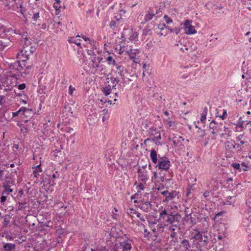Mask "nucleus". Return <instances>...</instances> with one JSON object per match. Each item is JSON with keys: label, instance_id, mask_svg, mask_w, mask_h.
Listing matches in <instances>:
<instances>
[{"label": "nucleus", "instance_id": "4be33fe9", "mask_svg": "<svg viewBox=\"0 0 251 251\" xmlns=\"http://www.w3.org/2000/svg\"><path fill=\"white\" fill-rule=\"evenodd\" d=\"M160 132L158 130V129L152 126L151 128H150L149 130H148L149 134H150V136H153V135H155L156 132Z\"/></svg>", "mask_w": 251, "mask_h": 251}, {"label": "nucleus", "instance_id": "3c124183", "mask_svg": "<svg viewBox=\"0 0 251 251\" xmlns=\"http://www.w3.org/2000/svg\"><path fill=\"white\" fill-rule=\"evenodd\" d=\"M158 29L161 30H163L165 28H166V25L164 24H160L158 25Z\"/></svg>", "mask_w": 251, "mask_h": 251}, {"label": "nucleus", "instance_id": "052dcab7", "mask_svg": "<svg viewBox=\"0 0 251 251\" xmlns=\"http://www.w3.org/2000/svg\"><path fill=\"white\" fill-rule=\"evenodd\" d=\"M154 177L155 179H156V181L160 182V181H159V172L158 173L154 172Z\"/></svg>", "mask_w": 251, "mask_h": 251}, {"label": "nucleus", "instance_id": "a878e982", "mask_svg": "<svg viewBox=\"0 0 251 251\" xmlns=\"http://www.w3.org/2000/svg\"><path fill=\"white\" fill-rule=\"evenodd\" d=\"M19 205L18 207V209L19 210H21L22 209H25L26 207H27V203L26 202H18Z\"/></svg>", "mask_w": 251, "mask_h": 251}, {"label": "nucleus", "instance_id": "ddd939ff", "mask_svg": "<svg viewBox=\"0 0 251 251\" xmlns=\"http://www.w3.org/2000/svg\"><path fill=\"white\" fill-rule=\"evenodd\" d=\"M150 157L152 160V163L156 164L158 161L157 159V152L154 149H152L151 151Z\"/></svg>", "mask_w": 251, "mask_h": 251}, {"label": "nucleus", "instance_id": "bb28decb", "mask_svg": "<svg viewBox=\"0 0 251 251\" xmlns=\"http://www.w3.org/2000/svg\"><path fill=\"white\" fill-rule=\"evenodd\" d=\"M202 246H206L207 244L208 236L206 232L202 231Z\"/></svg>", "mask_w": 251, "mask_h": 251}, {"label": "nucleus", "instance_id": "8fccbe9b", "mask_svg": "<svg viewBox=\"0 0 251 251\" xmlns=\"http://www.w3.org/2000/svg\"><path fill=\"white\" fill-rule=\"evenodd\" d=\"M151 30L148 27H146L143 30V34L145 35H148Z\"/></svg>", "mask_w": 251, "mask_h": 251}, {"label": "nucleus", "instance_id": "1a4fd4ad", "mask_svg": "<svg viewBox=\"0 0 251 251\" xmlns=\"http://www.w3.org/2000/svg\"><path fill=\"white\" fill-rule=\"evenodd\" d=\"M12 183V182H11L10 181H6V182L3 183L2 185V187L3 188V191L2 192V194L7 196L10 194V193L13 192V190L10 188V184Z\"/></svg>", "mask_w": 251, "mask_h": 251}, {"label": "nucleus", "instance_id": "69168bd1", "mask_svg": "<svg viewBox=\"0 0 251 251\" xmlns=\"http://www.w3.org/2000/svg\"><path fill=\"white\" fill-rule=\"evenodd\" d=\"M13 76L15 77L16 79H18L20 75V72L17 71L15 74H12Z\"/></svg>", "mask_w": 251, "mask_h": 251}, {"label": "nucleus", "instance_id": "e2e57ef3", "mask_svg": "<svg viewBox=\"0 0 251 251\" xmlns=\"http://www.w3.org/2000/svg\"><path fill=\"white\" fill-rule=\"evenodd\" d=\"M232 166L235 169H239L240 165L239 163H233V164H232Z\"/></svg>", "mask_w": 251, "mask_h": 251}, {"label": "nucleus", "instance_id": "864d4df0", "mask_svg": "<svg viewBox=\"0 0 251 251\" xmlns=\"http://www.w3.org/2000/svg\"><path fill=\"white\" fill-rule=\"evenodd\" d=\"M75 90V88H74L72 85H70L69 87V94L70 95H72Z\"/></svg>", "mask_w": 251, "mask_h": 251}, {"label": "nucleus", "instance_id": "09e8293b", "mask_svg": "<svg viewBox=\"0 0 251 251\" xmlns=\"http://www.w3.org/2000/svg\"><path fill=\"white\" fill-rule=\"evenodd\" d=\"M66 131L67 132H68V133H71V134H73L74 132V129L72 128H71L70 127H67L66 128Z\"/></svg>", "mask_w": 251, "mask_h": 251}, {"label": "nucleus", "instance_id": "79ce46f5", "mask_svg": "<svg viewBox=\"0 0 251 251\" xmlns=\"http://www.w3.org/2000/svg\"><path fill=\"white\" fill-rule=\"evenodd\" d=\"M74 135L75 133H73V134H71L69 137H68L67 141H71L72 144H74L75 143Z\"/></svg>", "mask_w": 251, "mask_h": 251}, {"label": "nucleus", "instance_id": "4c0bfd02", "mask_svg": "<svg viewBox=\"0 0 251 251\" xmlns=\"http://www.w3.org/2000/svg\"><path fill=\"white\" fill-rule=\"evenodd\" d=\"M206 114H207V109H206V108H205L202 113L201 116V122H203L206 120Z\"/></svg>", "mask_w": 251, "mask_h": 251}, {"label": "nucleus", "instance_id": "473e14b6", "mask_svg": "<svg viewBox=\"0 0 251 251\" xmlns=\"http://www.w3.org/2000/svg\"><path fill=\"white\" fill-rule=\"evenodd\" d=\"M184 45H185V44H184V43L182 44V43L180 41L178 43L175 44L176 46L178 47L179 48L180 50L182 52L185 51V50L184 49Z\"/></svg>", "mask_w": 251, "mask_h": 251}, {"label": "nucleus", "instance_id": "6e6552de", "mask_svg": "<svg viewBox=\"0 0 251 251\" xmlns=\"http://www.w3.org/2000/svg\"><path fill=\"white\" fill-rule=\"evenodd\" d=\"M137 173L139 174V181L146 184L148 180L147 172L145 170H143L140 167L138 169Z\"/></svg>", "mask_w": 251, "mask_h": 251}, {"label": "nucleus", "instance_id": "4468645a", "mask_svg": "<svg viewBox=\"0 0 251 251\" xmlns=\"http://www.w3.org/2000/svg\"><path fill=\"white\" fill-rule=\"evenodd\" d=\"M184 30L185 33L187 34H193L197 32L195 27L193 25H190L189 27H184Z\"/></svg>", "mask_w": 251, "mask_h": 251}, {"label": "nucleus", "instance_id": "cd10ccee", "mask_svg": "<svg viewBox=\"0 0 251 251\" xmlns=\"http://www.w3.org/2000/svg\"><path fill=\"white\" fill-rule=\"evenodd\" d=\"M40 165H38L33 171V174L35 177H37L39 175V173L42 172V170L40 167Z\"/></svg>", "mask_w": 251, "mask_h": 251}, {"label": "nucleus", "instance_id": "e433bc0d", "mask_svg": "<svg viewBox=\"0 0 251 251\" xmlns=\"http://www.w3.org/2000/svg\"><path fill=\"white\" fill-rule=\"evenodd\" d=\"M163 171L160 170V171L159 172V181H164L165 178V174L163 173Z\"/></svg>", "mask_w": 251, "mask_h": 251}, {"label": "nucleus", "instance_id": "2eb2a0df", "mask_svg": "<svg viewBox=\"0 0 251 251\" xmlns=\"http://www.w3.org/2000/svg\"><path fill=\"white\" fill-rule=\"evenodd\" d=\"M22 42L24 45L23 47L25 48L28 47L31 43V41L27 38V36L25 34H23L22 35Z\"/></svg>", "mask_w": 251, "mask_h": 251}, {"label": "nucleus", "instance_id": "bf43d9fd", "mask_svg": "<svg viewBox=\"0 0 251 251\" xmlns=\"http://www.w3.org/2000/svg\"><path fill=\"white\" fill-rule=\"evenodd\" d=\"M92 61H93L92 67L93 68H98L99 67V63H96L95 60H92Z\"/></svg>", "mask_w": 251, "mask_h": 251}, {"label": "nucleus", "instance_id": "423d86ee", "mask_svg": "<svg viewBox=\"0 0 251 251\" xmlns=\"http://www.w3.org/2000/svg\"><path fill=\"white\" fill-rule=\"evenodd\" d=\"M122 243V251H131L132 250V241L127 239L121 242Z\"/></svg>", "mask_w": 251, "mask_h": 251}, {"label": "nucleus", "instance_id": "13d9d810", "mask_svg": "<svg viewBox=\"0 0 251 251\" xmlns=\"http://www.w3.org/2000/svg\"><path fill=\"white\" fill-rule=\"evenodd\" d=\"M243 121L242 120L241 118H240L239 122L237 124V126L239 127H243Z\"/></svg>", "mask_w": 251, "mask_h": 251}, {"label": "nucleus", "instance_id": "f8f14e48", "mask_svg": "<svg viewBox=\"0 0 251 251\" xmlns=\"http://www.w3.org/2000/svg\"><path fill=\"white\" fill-rule=\"evenodd\" d=\"M26 52V50H25L24 52L23 50H21L20 52L17 53V58L21 59L22 62H25L28 59V55L25 54Z\"/></svg>", "mask_w": 251, "mask_h": 251}, {"label": "nucleus", "instance_id": "c03bdc74", "mask_svg": "<svg viewBox=\"0 0 251 251\" xmlns=\"http://www.w3.org/2000/svg\"><path fill=\"white\" fill-rule=\"evenodd\" d=\"M164 19L167 24L172 22V20L166 15L164 16Z\"/></svg>", "mask_w": 251, "mask_h": 251}, {"label": "nucleus", "instance_id": "6ab92c4d", "mask_svg": "<svg viewBox=\"0 0 251 251\" xmlns=\"http://www.w3.org/2000/svg\"><path fill=\"white\" fill-rule=\"evenodd\" d=\"M181 244L183 248L185 249V251L189 250V248L190 247V244L188 240L183 239L181 242Z\"/></svg>", "mask_w": 251, "mask_h": 251}, {"label": "nucleus", "instance_id": "7c9ffc66", "mask_svg": "<svg viewBox=\"0 0 251 251\" xmlns=\"http://www.w3.org/2000/svg\"><path fill=\"white\" fill-rule=\"evenodd\" d=\"M188 209V208L185 209L184 212L185 213V216L182 219L183 222H187L189 220V218H191V214H188L187 213V209Z\"/></svg>", "mask_w": 251, "mask_h": 251}, {"label": "nucleus", "instance_id": "338daca9", "mask_svg": "<svg viewBox=\"0 0 251 251\" xmlns=\"http://www.w3.org/2000/svg\"><path fill=\"white\" fill-rule=\"evenodd\" d=\"M173 124L174 122H173V121H167V126H168V127H169L172 126L173 125Z\"/></svg>", "mask_w": 251, "mask_h": 251}, {"label": "nucleus", "instance_id": "9d476101", "mask_svg": "<svg viewBox=\"0 0 251 251\" xmlns=\"http://www.w3.org/2000/svg\"><path fill=\"white\" fill-rule=\"evenodd\" d=\"M222 124L216 123L213 120L209 124V127L210 129H214L215 130L220 132V131H223Z\"/></svg>", "mask_w": 251, "mask_h": 251}, {"label": "nucleus", "instance_id": "7ed1b4c3", "mask_svg": "<svg viewBox=\"0 0 251 251\" xmlns=\"http://www.w3.org/2000/svg\"><path fill=\"white\" fill-rule=\"evenodd\" d=\"M181 219L180 214L173 212L167 224L171 225L173 227H178L180 226Z\"/></svg>", "mask_w": 251, "mask_h": 251}, {"label": "nucleus", "instance_id": "9b49d317", "mask_svg": "<svg viewBox=\"0 0 251 251\" xmlns=\"http://www.w3.org/2000/svg\"><path fill=\"white\" fill-rule=\"evenodd\" d=\"M151 208V204L149 201H146L141 204L140 208L145 212H148Z\"/></svg>", "mask_w": 251, "mask_h": 251}, {"label": "nucleus", "instance_id": "2f4dec72", "mask_svg": "<svg viewBox=\"0 0 251 251\" xmlns=\"http://www.w3.org/2000/svg\"><path fill=\"white\" fill-rule=\"evenodd\" d=\"M6 35L5 28L3 26L1 27L0 28V39L5 38Z\"/></svg>", "mask_w": 251, "mask_h": 251}, {"label": "nucleus", "instance_id": "20e7f679", "mask_svg": "<svg viewBox=\"0 0 251 251\" xmlns=\"http://www.w3.org/2000/svg\"><path fill=\"white\" fill-rule=\"evenodd\" d=\"M184 49L185 51L191 56H196L198 54L197 51V48L195 45H192L190 43H185L184 45Z\"/></svg>", "mask_w": 251, "mask_h": 251}, {"label": "nucleus", "instance_id": "0eeeda50", "mask_svg": "<svg viewBox=\"0 0 251 251\" xmlns=\"http://www.w3.org/2000/svg\"><path fill=\"white\" fill-rule=\"evenodd\" d=\"M173 143L175 147H178L182 149V142L184 139L181 136H175L172 138Z\"/></svg>", "mask_w": 251, "mask_h": 251}, {"label": "nucleus", "instance_id": "f257e3e1", "mask_svg": "<svg viewBox=\"0 0 251 251\" xmlns=\"http://www.w3.org/2000/svg\"><path fill=\"white\" fill-rule=\"evenodd\" d=\"M173 212L171 209L168 208H163L162 207L159 210V219L162 222L168 223L169 220L173 214Z\"/></svg>", "mask_w": 251, "mask_h": 251}, {"label": "nucleus", "instance_id": "c85d7f7f", "mask_svg": "<svg viewBox=\"0 0 251 251\" xmlns=\"http://www.w3.org/2000/svg\"><path fill=\"white\" fill-rule=\"evenodd\" d=\"M117 71L118 72V74L121 75L122 77L124 76L123 72L124 70V68L122 66H118L116 67Z\"/></svg>", "mask_w": 251, "mask_h": 251}, {"label": "nucleus", "instance_id": "393cba45", "mask_svg": "<svg viewBox=\"0 0 251 251\" xmlns=\"http://www.w3.org/2000/svg\"><path fill=\"white\" fill-rule=\"evenodd\" d=\"M111 86L110 85H108L107 86H106L103 88L102 90L103 93L105 96H108L111 93Z\"/></svg>", "mask_w": 251, "mask_h": 251}, {"label": "nucleus", "instance_id": "37998d69", "mask_svg": "<svg viewBox=\"0 0 251 251\" xmlns=\"http://www.w3.org/2000/svg\"><path fill=\"white\" fill-rule=\"evenodd\" d=\"M110 81H111V82L113 84H117L119 82V80L118 79L116 78V77H110Z\"/></svg>", "mask_w": 251, "mask_h": 251}, {"label": "nucleus", "instance_id": "49530a36", "mask_svg": "<svg viewBox=\"0 0 251 251\" xmlns=\"http://www.w3.org/2000/svg\"><path fill=\"white\" fill-rule=\"evenodd\" d=\"M109 26L112 28L116 27L117 26V22L115 21H111L109 23Z\"/></svg>", "mask_w": 251, "mask_h": 251}, {"label": "nucleus", "instance_id": "58836bf2", "mask_svg": "<svg viewBox=\"0 0 251 251\" xmlns=\"http://www.w3.org/2000/svg\"><path fill=\"white\" fill-rule=\"evenodd\" d=\"M134 213L136 214V216L138 217V218H139L140 220L144 222V223H145L146 222V220H145V218L141 215V214L138 212H136L135 211V212H134Z\"/></svg>", "mask_w": 251, "mask_h": 251}, {"label": "nucleus", "instance_id": "680f3d73", "mask_svg": "<svg viewBox=\"0 0 251 251\" xmlns=\"http://www.w3.org/2000/svg\"><path fill=\"white\" fill-rule=\"evenodd\" d=\"M25 88V83L19 85L18 88L19 90H23Z\"/></svg>", "mask_w": 251, "mask_h": 251}, {"label": "nucleus", "instance_id": "aec40b11", "mask_svg": "<svg viewBox=\"0 0 251 251\" xmlns=\"http://www.w3.org/2000/svg\"><path fill=\"white\" fill-rule=\"evenodd\" d=\"M110 250L114 251H120L122 250V243L121 242H118L115 243L114 246L110 249Z\"/></svg>", "mask_w": 251, "mask_h": 251}, {"label": "nucleus", "instance_id": "39448f33", "mask_svg": "<svg viewBox=\"0 0 251 251\" xmlns=\"http://www.w3.org/2000/svg\"><path fill=\"white\" fill-rule=\"evenodd\" d=\"M22 112H23V115L24 117L22 118V121H24L25 123H27L29 121V119L32 117V115L33 114V111L31 109L26 108L25 107H22Z\"/></svg>", "mask_w": 251, "mask_h": 251}, {"label": "nucleus", "instance_id": "f03ea898", "mask_svg": "<svg viewBox=\"0 0 251 251\" xmlns=\"http://www.w3.org/2000/svg\"><path fill=\"white\" fill-rule=\"evenodd\" d=\"M156 164V167H158L160 170L165 171V172H167L171 166L170 161L165 157L160 158Z\"/></svg>", "mask_w": 251, "mask_h": 251}, {"label": "nucleus", "instance_id": "5701e85b", "mask_svg": "<svg viewBox=\"0 0 251 251\" xmlns=\"http://www.w3.org/2000/svg\"><path fill=\"white\" fill-rule=\"evenodd\" d=\"M144 183L143 182L138 183L136 181L135 182L134 185H136L137 189L138 190V192H139L141 190H143L145 188Z\"/></svg>", "mask_w": 251, "mask_h": 251}, {"label": "nucleus", "instance_id": "de8ad7c7", "mask_svg": "<svg viewBox=\"0 0 251 251\" xmlns=\"http://www.w3.org/2000/svg\"><path fill=\"white\" fill-rule=\"evenodd\" d=\"M243 135H240L238 137H237V140L240 141L241 144L243 145L245 144V142L243 140H242V138H243Z\"/></svg>", "mask_w": 251, "mask_h": 251}, {"label": "nucleus", "instance_id": "603ef678", "mask_svg": "<svg viewBox=\"0 0 251 251\" xmlns=\"http://www.w3.org/2000/svg\"><path fill=\"white\" fill-rule=\"evenodd\" d=\"M7 196L4 194L1 195V197H0V202H4L6 200Z\"/></svg>", "mask_w": 251, "mask_h": 251}, {"label": "nucleus", "instance_id": "0e129e2a", "mask_svg": "<svg viewBox=\"0 0 251 251\" xmlns=\"http://www.w3.org/2000/svg\"><path fill=\"white\" fill-rule=\"evenodd\" d=\"M227 115L226 111V110H224L223 112V114L222 116H220L219 117L220 118H222L223 120L225 119V116Z\"/></svg>", "mask_w": 251, "mask_h": 251}, {"label": "nucleus", "instance_id": "dca6fc26", "mask_svg": "<svg viewBox=\"0 0 251 251\" xmlns=\"http://www.w3.org/2000/svg\"><path fill=\"white\" fill-rule=\"evenodd\" d=\"M5 251H14L15 249V245L11 243H6L3 246Z\"/></svg>", "mask_w": 251, "mask_h": 251}, {"label": "nucleus", "instance_id": "ea45409f", "mask_svg": "<svg viewBox=\"0 0 251 251\" xmlns=\"http://www.w3.org/2000/svg\"><path fill=\"white\" fill-rule=\"evenodd\" d=\"M44 130L43 131V133L46 136H49L50 134L49 133V129H48V127H49V126H47V124H44Z\"/></svg>", "mask_w": 251, "mask_h": 251}, {"label": "nucleus", "instance_id": "774afa93", "mask_svg": "<svg viewBox=\"0 0 251 251\" xmlns=\"http://www.w3.org/2000/svg\"><path fill=\"white\" fill-rule=\"evenodd\" d=\"M169 193V192L167 190L161 192V194L163 195V196H165L166 198H167V196L168 195Z\"/></svg>", "mask_w": 251, "mask_h": 251}, {"label": "nucleus", "instance_id": "a19ab883", "mask_svg": "<svg viewBox=\"0 0 251 251\" xmlns=\"http://www.w3.org/2000/svg\"><path fill=\"white\" fill-rule=\"evenodd\" d=\"M107 61L108 62L109 64H111V62H112V64L113 65H116V62L115 60L113 59V57L112 56H108L107 58Z\"/></svg>", "mask_w": 251, "mask_h": 251}, {"label": "nucleus", "instance_id": "a211bd4d", "mask_svg": "<svg viewBox=\"0 0 251 251\" xmlns=\"http://www.w3.org/2000/svg\"><path fill=\"white\" fill-rule=\"evenodd\" d=\"M177 195V193L176 191H173L171 193H169L168 195L167 196V198H165L164 201H170L172 200L174 198H175Z\"/></svg>", "mask_w": 251, "mask_h": 251}, {"label": "nucleus", "instance_id": "6e6d98bb", "mask_svg": "<svg viewBox=\"0 0 251 251\" xmlns=\"http://www.w3.org/2000/svg\"><path fill=\"white\" fill-rule=\"evenodd\" d=\"M22 112L21 108L17 111L12 113L13 117H16L18 114Z\"/></svg>", "mask_w": 251, "mask_h": 251}, {"label": "nucleus", "instance_id": "f3484780", "mask_svg": "<svg viewBox=\"0 0 251 251\" xmlns=\"http://www.w3.org/2000/svg\"><path fill=\"white\" fill-rule=\"evenodd\" d=\"M236 144L233 140L228 141L226 142V147L229 150L236 148Z\"/></svg>", "mask_w": 251, "mask_h": 251}, {"label": "nucleus", "instance_id": "4d7b16f0", "mask_svg": "<svg viewBox=\"0 0 251 251\" xmlns=\"http://www.w3.org/2000/svg\"><path fill=\"white\" fill-rule=\"evenodd\" d=\"M180 28L178 27H175L173 29V32H175L176 34H178L180 32Z\"/></svg>", "mask_w": 251, "mask_h": 251}, {"label": "nucleus", "instance_id": "b1692460", "mask_svg": "<svg viewBox=\"0 0 251 251\" xmlns=\"http://www.w3.org/2000/svg\"><path fill=\"white\" fill-rule=\"evenodd\" d=\"M68 42L70 43H74L77 46H80V39H75L74 37H70L68 39Z\"/></svg>", "mask_w": 251, "mask_h": 251}, {"label": "nucleus", "instance_id": "a18cd8bd", "mask_svg": "<svg viewBox=\"0 0 251 251\" xmlns=\"http://www.w3.org/2000/svg\"><path fill=\"white\" fill-rule=\"evenodd\" d=\"M223 128L224 129V131L226 132L225 133H222L221 134V136L223 137L224 135L228 134L229 135V133L230 132V131L228 130L227 127H226V126H224Z\"/></svg>", "mask_w": 251, "mask_h": 251}, {"label": "nucleus", "instance_id": "f704fd0d", "mask_svg": "<svg viewBox=\"0 0 251 251\" xmlns=\"http://www.w3.org/2000/svg\"><path fill=\"white\" fill-rule=\"evenodd\" d=\"M192 21L189 20H186L184 23H181L180 25H184L185 27H189V26L192 25Z\"/></svg>", "mask_w": 251, "mask_h": 251}, {"label": "nucleus", "instance_id": "5fc2aeb1", "mask_svg": "<svg viewBox=\"0 0 251 251\" xmlns=\"http://www.w3.org/2000/svg\"><path fill=\"white\" fill-rule=\"evenodd\" d=\"M202 246H203L202 245H201L199 242L196 243V248L198 249L199 251H202Z\"/></svg>", "mask_w": 251, "mask_h": 251}, {"label": "nucleus", "instance_id": "412c9836", "mask_svg": "<svg viewBox=\"0 0 251 251\" xmlns=\"http://www.w3.org/2000/svg\"><path fill=\"white\" fill-rule=\"evenodd\" d=\"M193 238L199 241L200 242H202V231H198L197 234H196L193 237Z\"/></svg>", "mask_w": 251, "mask_h": 251}, {"label": "nucleus", "instance_id": "72a5a7b5", "mask_svg": "<svg viewBox=\"0 0 251 251\" xmlns=\"http://www.w3.org/2000/svg\"><path fill=\"white\" fill-rule=\"evenodd\" d=\"M33 20L35 21V22H37V20L39 19L40 18V13H39V12L38 11V12H36V11H33Z\"/></svg>", "mask_w": 251, "mask_h": 251}, {"label": "nucleus", "instance_id": "c756f323", "mask_svg": "<svg viewBox=\"0 0 251 251\" xmlns=\"http://www.w3.org/2000/svg\"><path fill=\"white\" fill-rule=\"evenodd\" d=\"M161 139V134L160 132H156L155 135H153L151 138L152 141H157Z\"/></svg>", "mask_w": 251, "mask_h": 251}, {"label": "nucleus", "instance_id": "c9c22d12", "mask_svg": "<svg viewBox=\"0 0 251 251\" xmlns=\"http://www.w3.org/2000/svg\"><path fill=\"white\" fill-rule=\"evenodd\" d=\"M155 15V14H151L149 13L145 16V20L146 22L151 20L152 19L153 17Z\"/></svg>", "mask_w": 251, "mask_h": 251}]
</instances>
